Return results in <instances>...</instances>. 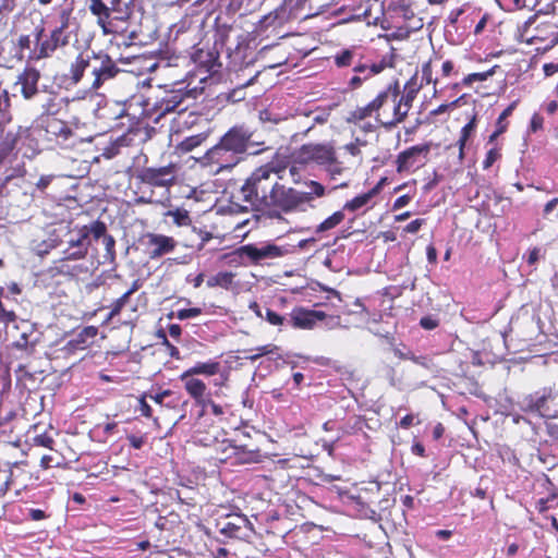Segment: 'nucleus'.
Listing matches in <instances>:
<instances>
[{"label": "nucleus", "mask_w": 558, "mask_h": 558, "mask_svg": "<svg viewBox=\"0 0 558 558\" xmlns=\"http://www.w3.org/2000/svg\"><path fill=\"white\" fill-rule=\"evenodd\" d=\"M264 141L255 137L254 132L245 125H234L228 130L219 142L209 148L201 159L204 168L211 174L231 171L248 155H259L267 150Z\"/></svg>", "instance_id": "obj_1"}, {"label": "nucleus", "mask_w": 558, "mask_h": 558, "mask_svg": "<svg viewBox=\"0 0 558 558\" xmlns=\"http://www.w3.org/2000/svg\"><path fill=\"white\" fill-rule=\"evenodd\" d=\"M75 57L70 68V80L72 84H77L85 71L90 74V88L97 90L105 83L116 78L119 75H128L125 71L119 69L112 58L106 53H96L90 49V39L75 37L74 43L68 52Z\"/></svg>", "instance_id": "obj_2"}, {"label": "nucleus", "mask_w": 558, "mask_h": 558, "mask_svg": "<svg viewBox=\"0 0 558 558\" xmlns=\"http://www.w3.org/2000/svg\"><path fill=\"white\" fill-rule=\"evenodd\" d=\"M280 177L278 171L269 166L255 169L241 187L243 201L257 210L268 208V202Z\"/></svg>", "instance_id": "obj_3"}, {"label": "nucleus", "mask_w": 558, "mask_h": 558, "mask_svg": "<svg viewBox=\"0 0 558 558\" xmlns=\"http://www.w3.org/2000/svg\"><path fill=\"white\" fill-rule=\"evenodd\" d=\"M307 191H298L280 184L277 186L268 202V208L276 207L283 213H291L300 209L306 203L313 201L314 196L322 197L325 195V187L317 181H308L305 183Z\"/></svg>", "instance_id": "obj_4"}, {"label": "nucleus", "mask_w": 558, "mask_h": 558, "mask_svg": "<svg viewBox=\"0 0 558 558\" xmlns=\"http://www.w3.org/2000/svg\"><path fill=\"white\" fill-rule=\"evenodd\" d=\"M230 37H208L202 38L192 48L190 59L196 66L204 69L206 73H217L222 66L220 53L227 46V39Z\"/></svg>", "instance_id": "obj_5"}, {"label": "nucleus", "mask_w": 558, "mask_h": 558, "mask_svg": "<svg viewBox=\"0 0 558 558\" xmlns=\"http://www.w3.org/2000/svg\"><path fill=\"white\" fill-rule=\"evenodd\" d=\"M257 37H236L235 43H228L226 48V57L229 60V66L234 71L252 65L258 58V54L268 48L265 45L258 50L259 43Z\"/></svg>", "instance_id": "obj_6"}, {"label": "nucleus", "mask_w": 558, "mask_h": 558, "mask_svg": "<svg viewBox=\"0 0 558 558\" xmlns=\"http://www.w3.org/2000/svg\"><path fill=\"white\" fill-rule=\"evenodd\" d=\"M175 86L178 87L172 90H163L162 96L157 97L154 102L151 110L158 117L170 112H184L189 108L186 101L196 98V88L187 89L186 86H182V83H177Z\"/></svg>", "instance_id": "obj_7"}, {"label": "nucleus", "mask_w": 558, "mask_h": 558, "mask_svg": "<svg viewBox=\"0 0 558 558\" xmlns=\"http://www.w3.org/2000/svg\"><path fill=\"white\" fill-rule=\"evenodd\" d=\"M216 526L219 533L227 538L248 541L255 534L253 523L240 512L220 515L216 520Z\"/></svg>", "instance_id": "obj_8"}, {"label": "nucleus", "mask_w": 558, "mask_h": 558, "mask_svg": "<svg viewBox=\"0 0 558 558\" xmlns=\"http://www.w3.org/2000/svg\"><path fill=\"white\" fill-rule=\"evenodd\" d=\"M294 159L295 162L300 165L315 163L317 166L327 167L336 163L337 156L332 144L311 143L302 145L295 153Z\"/></svg>", "instance_id": "obj_9"}, {"label": "nucleus", "mask_w": 558, "mask_h": 558, "mask_svg": "<svg viewBox=\"0 0 558 558\" xmlns=\"http://www.w3.org/2000/svg\"><path fill=\"white\" fill-rule=\"evenodd\" d=\"M558 397L554 387H544L533 393L523 396L518 404L523 412L535 413L542 417L550 416L549 402Z\"/></svg>", "instance_id": "obj_10"}, {"label": "nucleus", "mask_w": 558, "mask_h": 558, "mask_svg": "<svg viewBox=\"0 0 558 558\" xmlns=\"http://www.w3.org/2000/svg\"><path fill=\"white\" fill-rule=\"evenodd\" d=\"M290 251L287 247L279 246L272 243H264L260 246L255 244H246L236 248L233 254L240 258L246 257L253 264H259L266 259H275L284 256Z\"/></svg>", "instance_id": "obj_11"}, {"label": "nucleus", "mask_w": 558, "mask_h": 558, "mask_svg": "<svg viewBox=\"0 0 558 558\" xmlns=\"http://www.w3.org/2000/svg\"><path fill=\"white\" fill-rule=\"evenodd\" d=\"M136 178L145 184L153 186H169L175 180V167L173 165L160 168H143L137 171Z\"/></svg>", "instance_id": "obj_12"}, {"label": "nucleus", "mask_w": 558, "mask_h": 558, "mask_svg": "<svg viewBox=\"0 0 558 558\" xmlns=\"http://www.w3.org/2000/svg\"><path fill=\"white\" fill-rule=\"evenodd\" d=\"M366 1L365 5H360L357 17H363L367 25H380L384 31H389L393 26L389 23L384 11L383 3L379 0Z\"/></svg>", "instance_id": "obj_13"}, {"label": "nucleus", "mask_w": 558, "mask_h": 558, "mask_svg": "<svg viewBox=\"0 0 558 558\" xmlns=\"http://www.w3.org/2000/svg\"><path fill=\"white\" fill-rule=\"evenodd\" d=\"M399 83L396 81L395 83L390 84L385 90L379 93V95L369 104H367L364 107L356 108V110L353 112V116L355 119L363 120L367 117H371L373 112L378 111L384 104L388 100V98H396L399 96Z\"/></svg>", "instance_id": "obj_14"}, {"label": "nucleus", "mask_w": 558, "mask_h": 558, "mask_svg": "<svg viewBox=\"0 0 558 558\" xmlns=\"http://www.w3.org/2000/svg\"><path fill=\"white\" fill-rule=\"evenodd\" d=\"M326 317L325 312L298 307L290 314V324L298 329H313L318 320H324Z\"/></svg>", "instance_id": "obj_15"}, {"label": "nucleus", "mask_w": 558, "mask_h": 558, "mask_svg": "<svg viewBox=\"0 0 558 558\" xmlns=\"http://www.w3.org/2000/svg\"><path fill=\"white\" fill-rule=\"evenodd\" d=\"M147 246L149 247V257L155 259L165 254L171 253L175 247V241L171 236L157 233H148L146 235Z\"/></svg>", "instance_id": "obj_16"}, {"label": "nucleus", "mask_w": 558, "mask_h": 558, "mask_svg": "<svg viewBox=\"0 0 558 558\" xmlns=\"http://www.w3.org/2000/svg\"><path fill=\"white\" fill-rule=\"evenodd\" d=\"M289 8L284 7L276 9L272 12L264 15L257 23L256 32H276L289 19L290 11L288 13Z\"/></svg>", "instance_id": "obj_17"}, {"label": "nucleus", "mask_w": 558, "mask_h": 558, "mask_svg": "<svg viewBox=\"0 0 558 558\" xmlns=\"http://www.w3.org/2000/svg\"><path fill=\"white\" fill-rule=\"evenodd\" d=\"M66 37H35V48L31 50V59H43L49 57L59 46H66Z\"/></svg>", "instance_id": "obj_18"}, {"label": "nucleus", "mask_w": 558, "mask_h": 558, "mask_svg": "<svg viewBox=\"0 0 558 558\" xmlns=\"http://www.w3.org/2000/svg\"><path fill=\"white\" fill-rule=\"evenodd\" d=\"M39 78V71L33 68H26L24 72L19 75L16 85L21 86V93L25 99H31L38 93L37 84Z\"/></svg>", "instance_id": "obj_19"}, {"label": "nucleus", "mask_w": 558, "mask_h": 558, "mask_svg": "<svg viewBox=\"0 0 558 558\" xmlns=\"http://www.w3.org/2000/svg\"><path fill=\"white\" fill-rule=\"evenodd\" d=\"M430 150L429 144L415 145L403 151L397 157V170L402 172L412 167L415 162L416 157L424 155L426 156Z\"/></svg>", "instance_id": "obj_20"}, {"label": "nucleus", "mask_w": 558, "mask_h": 558, "mask_svg": "<svg viewBox=\"0 0 558 558\" xmlns=\"http://www.w3.org/2000/svg\"><path fill=\"white\" fill-rule=\"evenodd\" d=\"M181 380L184 381V387L189 395L194 398L198 404H205V395L207 390L205 383L201 379L193 378V376Z\"/></svg>", "instance_id": "obj_21"}, {"label": "nucleus", "mask_w": 558, "mask_h": 558, "mask_svg": "<svg viewBox=\"0 0 558 558\" xmlns=\"http://www.w3.org/2000/svg\"><path fill=\"white\" fill-rule=\"evenodd\" d=\"M89 10L97 16L98 23L105 34L109 33L108 24L110 17V8L102 0H89Z\"/></svg>", "instance_id": "obj_22"}, {"label": "nucleus", "mask_w": 558, "mask_h": 558, "mask_svg": "<svg viewBox=\"0 0 558 558\" xmlns=\"http://www.w3.org/2000/svg\"><path fill=\"white\" fill-rule=\"evenodd\" d=\"M399 96L396 98V100L392 99L395 102L393 106V114L390 120H383L380 119V114L377 116V121L387 130H391L392 128L397 126L400 122H402L405 117L408 116L409 109L404 107L403 104H401L398 100Z\"/></svg>", "instance_id": "obj_23"}, {"label": "nucleus", "mask_w": 558, "mask_h": 558, "mask_svg": "<svg viewBox=\"0 0 558 558\" xmlns=\"http://www.w3.org/2000/svg\"><path fill=\"white\" fill-rule=\"evenodd\" d=\"M220 365L218 362L209 361V362H198L193 367L186 369L182 375L181 379H185L193 375H207L213 376L219 372Z\"/></svg>", "instance_id": "obj_24"}, {"label": "nucleus", "mask_w": 558, "mask_h": 558, "mask_svg": "<svg viewBox=\"0 0 558 558\" xmlns=\"http://www.w3.org/2000/svg\"><path fill=\"white\" fill-rule=\"evenodd\" d=\"M233 277L234 276L232 272L221 271V272H218L217 275L210 277L207 280V286L209 288L221 287L225 289H229V287L232 284Z\"/></svg>", "instance_id": "obj_25"}, {"label": "nucleus", "mask_w": 558, "mask_h": 558, "mask_svg": "<svg viewBox=\"0 0 558 558\" xmlns=\"http://www.w3.org/2000/svg\"><path fill=\"white\" fill-rule=\"evenodd\" d=\"M343 219H344V214L341 210H338V211L333 213L330 217L325 219L322 223H319L316 227L315 232L323 233L328 230H331L335 227H337L339 223H341L343 221Z\"/></svg>", "instance_id": "obj_26"}, {"label": "nucleus", "mask_w": 558, "mask_h": 558, "mask_svg": "<svg viewBox=\"0 0 558 558\" xmlns=\"http://www.w3.org/2000/svg\"><path fill=\"white\" fill-rule=\"evenodd\" d=\"M10 95L7 90H0V124H7L11 121L10 114Z\"/></svg>", "instance_id": "obj_27"}, {"label": "nucleus", "mask_w": 558, "mask_h": 558, "mask_svg": "<svg viewBox=\"0 0 558 558\" xmlns=\"http://www.w3.org/2000/svg\"><path fill=\"white\" fill-rule=\"evenodd\" d=\"M47 128L48 132L64 140H68L72 135L71 129L64 122L59 120L50 121Z\"/></svg>", "instance_id": "obj_28"}, {"label": "nucleus", "mask_w": 558, "mask_h": 558, "mask_svg": "<svg viewBox=\"0 0 558 558\" xmlns=\"http://www.w3.org/2000/svg\"><path fill=\"white\" fill-rule=\"evenodd\" d=\"M414 78H412L410 82H408L404 86V95H402L398 100L404 105L405 108L410 110L413 100L416 97V94L418 92V87H416V84L413 82Z\"/></svg>", "instance_id": "obj_29"}, {"label": "nucleus", "mask_w": 558, "mask_h": 558, "mask_svg": "<svg viewBox=\"0 0 558 558\" xmlns=\"http://www.w3.org/2000/svg\"><path fill=\"white\" fill-rule=\"evenodd\" d=\"M121 38L123 40L118 41L117 43L118 46H124L126 49H134V50L131 51L128 56L121 57L120 61L131 62V61L140 60L144 57V53H140L136 51L137 47L134 43L126 40V39H133L134 37H121Z\"/></svg>", "instance_id": "obj_30"}, {"label": "nucleus", "mask_w": 558, "mask_h": 558, "mask_svg": "<svg viewBox=\"0 0 558 558\" xmlns=\"http://www.w3.org/2000/svg\"><path fill=\"white\" fill-rule=\"evenodd\" d=\"M259 75V71H257L251 78H248L244 84L240 85L239 87L232 89L229 93V100L232 102H239L245 98V87L248 85H252L257 76Z\"/></svg>", "instance_id": "obj_31"}, {"label": "nucleus", "mask_w": 558, "mask_h": 558, "mask_svg": "<svg viewBox=\"0 0 558 558\" xmlns=\"http://www.w3.org/2000/svg\"><path fill=\"white\" fill-rule=\"evenodd\" d=\"M69 248H86L88 251L90 241L88 240V230L80 229L76 238H71L69 240Z\"/></svg>", "instance_id": "obj_32"}, {"label": "nucleus", "mask_w": 558, "mask_h": 558, "mask_svg": "<svg viewBox=\"0 0 558 558\" xmlns=\"http://www.w3.org/2000/svg\"><path fill=\"white\" fill-rule=\"evenodd\" d=\"M372 198L373 195L369 192L357 195L353 199L347 202L343 208L350 211H355L367 205Z\"/></svg>", "instance_id": "obj_33"}, {"label": "nucleus", "mask_w": 558, "mask_h": 558, "mask_svg": "<svg viewBox=\"0 0 558 558\" xmlns=\"http://www.w3.org/2000/svg\"><path fill=\"white\" fill-rule=\"evenodd\" d=\"M391 53L389 57L385 56L380 62L373 63L369 68L371 74H378L386 68H392L395 66L393 60H395V48L390 47Z\"/></svg>", "instance_id": "obj_34"}, {"label": "nucleus", "mask_w": 558, "mask_h": 558, "mask_svg": "<svg viewBox=\"0 0 558 558\" xmlns=\"http://www.w3.org/2000/svg\"><path fill=\"white\" fill-rule=\"evenodd\" d=\"M477 15H478V13L475 14L473 12L471 14H466L464 12L462 17L460 19V23H458V25L456 26V33L463 34V33L470 32L471 28L473 27L474 23H475V20H476Z\"/></svg>", "instance_id": "obj_35"}, {"label": "nucleus", "mask_w": 558, "mask_h": 558, "mask_svg": "<svg viewBox=\"0 0 558 558\" xmlns=\"http://www.w3.org/2000/svg\"><path fill=\"white\" fill-rule=\"evenodd\" d=\"M82 229H87L88 236L92 234L96 240L105 239L108 235L106 223L99 220L94 221L90 226H84Z\"/></svg>", "instance_id": "obj_36"}, {"label": "nucleus", "mask_w": 558, "mask_h": 558, "mask_svg": "<svg viewBox=\"0 0 558 558\" xmlns=\"http://www.w3.org/2000/svg\"><path fill=\"white\" fill-rule=\"evenodd\" d=\"M356 52L355 48L344 49L340 53L335 56V63L338 68L348 66L351 64L352 59Z\"/></svg>", "instance_id": "obj_37"}, {"label": "nucleus", "mask_w": 558, "mask_h": 558, "mask_svg": "<svg viewBox=\"0 0 558 558\" xmlns=\"http://www.w3.org/2000/svg\"><path fill=\"white\" fill-rule=\"evenodd\" d=\"M498 68V65H494L492 69H489L486 72H480V73H471L466 77H464L463 83L465 85H470L473 82H483L486 81L488 77L493 76L495 73V70Z\"/></svg>", "instance_id": "obj_38"}, {"label": "nucleus", "mask_w": 558, "mask_h": 558, "mask_svg": "<svg viewBox=\"0 0 558 558\" xmlns=\"http://www.w3.org/2000/svg\"><path fill=\"white\" fill-rule=\"evenodd\" d=\"M167 215L171 216L173 218V221L178 226H186L187 223H190V215H189L187 210H184V209L170 210V211H168Z\"/></svg>", "instance_id": "obj_39"}, {"label": "nucleus", "mask_w": 558, "mask_h": 558, "mask_svg": "<svg viewBox=\"0 0 558 558\" xmlns=\"http://www.w3.org/2000/svg\"><path fill=\"white\" fill-rule=\"evenodd\" d=\"M170 52L171 51H170L169 48L161 49L160 52H159L160 56H161V59L167 60V64L168 65L172 64V60H174V63H173L174 66H178L180 61H185L186 60L185 56L177 53L175 51L172 52L171 54H170Z\"/></svg>", "instance_id": "obj_40"}, {"label": "nucleus", "mask_w": 558, "mask_h": 558, "mask_svg": "<svg viewBox=\"0 0 558 558\" xmlns=\"http://www.w3.org/2000/svg\"><path fill=\"white\" fill-rule=\"evenodd\" d=\"M201 143H202V137L199 135L190 136L180 143L179 148L184 153H189V151H192L197 146H199Z\"/></svg>", "instance_id": "obj_41"}, {"label": "nucleus", "mask_w": 558, "mask_h": 558, "mask_svg": "<svg viewBox=\"0 0 558 558\" xmlns=\"http://www.w3.org/2000/svg\"><path fill=\"white\" fill-rule=\"evenodd\" d=\"M202 314V308L192 307V308H182L177 311L175 313H171V316L175 315V317L180 320H185L189 318L197 317Z\"/></svg>", "instance_id": "obj_42"}, {"label": "nucleus", "mask_w": 558, "mask_h": 558, "mask_svg": "<svg viewBox=\"0 0 558 558\" xmlns=\"http://www.w3.org/2000/svg\"><path fill=\"white\" fill-rule=\"evenodd\" d=\"M33 444L35 446L53 449L54 439L49 434L43 433V434L36 435L33 438Z\"/></svg>", "instance_id": "obj_43"}, {"label": "nucleus", "mask_w": 558, "mask_h": 558, "mask_svg": "<svg viewBox=\"0 0 558 558\" xmlns=\"http://www.w3.org/2000/svg\"><path fill=\"white\" fill-rule=\"evenodd\" d=\"M385 2L388 4V11L400 10L404 15L411 7V0H385Z\"/></svg>", "instance_id": "obj_44"}, {"label": "nucleus", "mask_w": 558, "mask_h": 558, "mask_svg": "<svg viewBox=\"0 0 558 558\" xmlns=\"http://www.w3.org/2000/svg\"><path fill=\"white\" fill-rule=\"evenodd\" d=\"M130 294L128 292L123 293L120 298H118L111 307L110 317H113L122 311V308L125 306V304L129 302Z\"/></svg>", "instance_id": "obj_45"}, {"label": "nucleus", "mask_w": 558, "mask_h": 558, "mask_svg": "<svg viewBox=\"0 0 558 558\" xmlns=\"http://www.w3.org/2000/svg\"><path fill=\"white\" fill-rule=\"evenodd\" d=\"M487 24L495 25V22L493 21L492 16L488 13H484L477 22L474 23V34L477 35L482 33Z\"/></svg>", "instance_id": "obj_46"}, {"label": "nucleus", "mask_w": 558, "mask_h": 558, "mask_svg": "<svg viewBox=\"0 0 558 558\" xmlns=\"http://www.w3.org/2000/svg\"><path fill=\"white\" fill-rule=\"evenodd\" d=\"M264 318L274 326L282 325L284 322V317L276 313L275 311L270 308H265V315Z\"/></svg>", "instance_id": "obj_47"}, {"label": "nucleus", "mask_w": 558, "mask_h": 558, "mask_svg": "<svg viewBox=\"0 0 558 558\" xmlns=\"http://www.w3.org/2000/svg\"><path fill=\"white\" fill-rule=\"evenodd\" d=\"M97 335V328L90 326L85 327L77 337L73 340L76 344L85 343L86 338H94Z\"/></svg>", "instance_id": "obj_48"}, {"label": "nucleus", "mask_w": 558, "mask_h": 558, "mask_svg": "<svg viewBox=\"0 0 558 558\" xmlns=\"http://www.w3.org/2000/svg\"><path fill=\"white\" fill-rule=\"evenodd\" d=\"M409 360L413 361L415 364H417L426 369H432L434 367V363H433L432 359L428 356H425V355H415L414 353H412L409 356Z\"/></svg>", "instance_id": "obj_49"}, {"label": "nucleus", "mask_w": 558, "mask_h": 558, "mask_svg": "<svg viewBox=\"0 0 558 558\" xmlns=\"http://www.w3.org/2000/svg\"><path fill=\"white\" fill-rule=\"evenodd\" d=\"M87 254V250L82 248H68L64 251V259L76 260L84 258Z\"/></svg>", "instance_id": "obj_50"}, {"label": "nucleus", "mask_w": 558, "mask_h": 558, "mask_svg": "<svg viewBox=\"0 0 558 558\" xmlns=\"http://www.w3.org/2000/svg\"><path fill=\"white\" fill-rule=\"evenodd\" d=\"M102 243H104V246H105V250H106V254H107V257L109 259H113L114 258V245H116V240L112 235L108 234L105 236V239H102Z\"/></svg>", "instance_id": "obj_51"}, {"label": "nucleus", "mask_w": 558, "mask_h": 558, "mask_svg": "<svg viewBox=\"0 0 558 558\" xmlns=\"http://www.w3.org/2000/svg\"><path fill=\"white\" fill-rule=\"evenodd\" d=\"M14 141H10L8 137L0 143V165L10 155L13 149Z\"/></svg>", "instance_id": "obj_52"}, {"label": "nucleus", "mask_w": 558, "mask_h": 558, "mask_svg": "<svg viewBox=\"0 0 558 558\" xmlns=\"http://www.w3.org/2000/svg\"><path fill=\"white\" fill-rule=\"evenodd\" d=\"M256 350L258 351V353L251 355L247 359H250L251 361H256L257 359H259L263 355L274 353L275 351L278 350V348L275 344H266V345L257 348Z\"/></svg>", "instance_id": "obj_53"}, {"label": "nucleus", "mask_w": 558, "mask_h": 558, "mask_svg": "<svg viewBox=\"0 0 558 558\" xmlns=\"http://www.w3.org/2000/svg\"><path fill=\"white\" fill-rule=\"evenodd\" d=\"M500 157V153L497 148H492L487 151L486 157L483 161V168L488 169L490 168L494 162Z\"/></svg>", "instance_id": "obj_54"}, {"label": "nucleus", "mask_w": 558, "mask_h": 558, "mask_svg": "<svg viewBox=\"0 0 558 558\" xmlns=\"http://www.w3.org/2000/svg\"><path fill=\"white\" fill-rule=\"evenodd\" d=\"M464 10L463 9H456V10H452L449 15H448V19H447V26H452L453 29L456 31V26L458 25V23H460V19L462 17V15L464 14Z\"/></svg>", "instance_id": "obj_55"}, {"label": "nucleus", "mask_w": 558, "mask_h": 558, "mask_svg": "<svg viewBox=\"0 0 558 558\" xmlns=\"http://www.w3.org/2000/svg\"><path fill=\"white\" fill-rule=\"evenodd\" d=\"M438 325H439V320L437 318H435L434 316H424L420 320V326L426 330H433V329L437 328Z\"/></svg>", "instance_id": "obj_56"}, {"label": "nucleus", "mask_w": 558, "mask_h": 558, "mask_svg": "<svg viewBox=\"0 0 558 558\" xmlns=\"http://www.w3.org/2000/svg\"><path fill=\"white\" fill-rule=\"evenodd\" d=\"M283 2H284V7L289 8L290 12H295L301 9H304L307 0H283Z\"/></svg>", "instance_id": "obj_57"}, {"label": "nucleus", "mask_w": 558, "mask_h": 558, "mask_svg": "<svg viewBox=\"0 0 558 558\" xmlns=\"http://www.w3.org/2000/svg\"><path fill=\"white\" fill-rule=\"evenodd\" d=\"M425 220L424 219H415L413 221H411L409 225L405 226L404 228V231L407 233H416L421 227L424 225Z\"/></svg>", "instance_id": "obj_58"}, {"label": "nucleus", "mask_w": 558, "mask_h": 558, "mask_svg": "<svg viewBox=\"0 0 558 558\" xmlns=\"http://www.w3.org/2000/svg\"><path fill=\"white\" fill-rule=\"evenodd\" d=\"M146 398L147 395L145 393L141 399H140V411L142 413L143 416L145 417H151V408L150 405L146 402Z\"/></svg>", "instance_id": "obj_59"}, {"label": "nucleus", "mask_w": 558, "mask_h": 558, "mask_svg": "<svg viewBox=\"0 0 558 558\" xmlns=\"http://www.w3.org/2000/svg\"><path fill=\"white\" fill-rule=\"evenodd\" d=\"M147 397L153 400L155 403H158V404H162L163 402V399L168 396L171 395L170 390H165L162 392H159V393H146Z\"/></svg>", "instance_id": "obj_60"}, {"label": "nucleus", "mask_w": 558, "mask_h": 558, "mask_svg": "<svg viewBox=\"0 0 558 558\" xmlns=\"http://www.w3.org/2000/svg\"><path fill=\"white\" fill-rule=\"evenodd\" d=\"M422 81L425 82L426 84H429L433 78H432V66H430V62H426L423 64V68H422Z\"/></svg>", "instance_id": "obj_61"}, {"label": "nucleus", "mask_w": 558, "mask_h": 558, "mask_svg": "<svg viewBox=\"0 0 558 558\" xmlns=\"http://www.w3.org/2000/svg\"><path fill=\"white\" fill-rule=\"evenodd\" d=\"M128 441L134 449H141L145 442L143 437L135 435L128 436Z\"/></svg>", "instance_id": "obj_62"}, {"label": "nucleus", "mask_w": 558, "mask_h": 558, "mask_svg": "<svg viewBox=\"0 0 558 558\" xmlns=\"http://www.w3.org/2000/svg\"><path fill=\"white\" fill-rule=\"evenodd\" d=\"M542 126H543V118L535 113L531 119V124H530L531 131L536 132L539 129H542Z\"/></svg>", "instance_id": "obj_63"}, {"label": "nucleus", "mask_w": 558, "mask_h": 558, "mask_svg": "<svg viewBox=\"0 0 558 558\" xmlns=\"http://www.w3.org/2000/svg\"><path fill=\"white\" fill-rule=\"evenodd\" d=\"M52 178H53L52 175H43V177H40V179L36 183L37 189L39 191H45L48 187V185L51 183Z\"/></svg>", "instance_id": "obj_64"}]
</instances>
